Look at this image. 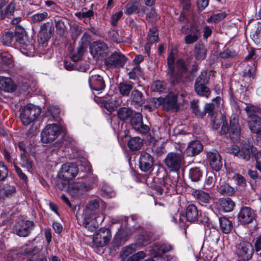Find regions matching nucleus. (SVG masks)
<instances>
[{
  "mask_svg": "<svg viewBox=\"0 0 261 261\" xmlns=\"http://www.w3.org/2000/svg\"><path fill=\"white\" fill-rule=\"evenodd\" d=\"M97 208L98 202L96 200L91 202L87 205L83 215L84 227L91 232H95L92 238L91 247L96 252L98 250V223L96 220Z\"/></svg>",
  "mask_w": 261,
  "mask_h": 261,
  "instance_id": "f257e3e1",
  "label": "nucleus"
},
{
  "mask_svg": "<svg viewBox=\"0 0 261 261\" xmlns=\"http://www.w3.org/2000/svg\"><path fill=\"white\" fill-rule=\"evenodd\" d=\"M212 127L214 129H218L223 122L221 127V133L225 134L229 133L230 138L233 142H237L240 138V128L239 125L238 116L233 114L230 118V126L228 128L225 124L223 118L221 114H216L211 118Z\"/></svg>",
  "mask_w": 261,
  "mask_h": 261,
  "instance_id": "f03ea898",
  "label": "nucleus"
},
{
  "mask_svg": "<svg viewBox=\"0 0 261 261\" xmlns=\"http://www.w3.org/2000/svg\"><path fill=\"white\" fill-rule=\"evenodd\" d=\"M175 57L170 53L167 59L169 73L170 74L171 82L173 85L184 82L187 77V68L183 60L178 59L174 66Z\"/></svg>",
  "mask_w": 261,
  "mask_h": 261,
  "instance_id": "7ed1b4c3",
  "label": "nucleus"
},
{
  "mask_svg": "<svg viewBox=\"0 0 261 261\" xmlns=\"http://www.w3.org/2000/svg\"><path fill=\"white\" fill-rule=\"evenodd\" d=\"M41 112V109L32 104H28L22 110L20 118L22 124L28 125L33 122Z\"/></svg>",
  "mask_w": 261,
  "mask_h": 261,
  "instance_id": "20e7f679",
  "label": "nucleus"
},
{
  "mask_svg": "<svg viewBox=\"0 0 261 261\" xmlns=\"http://www.w3.org/2000/svg\"><path fill=\"white\" fill-rule=\"evenodd\" d=\"M184 155L175 152H169L164 159V163L171 171H178L184 163Z\"/></svg>",
  "mask_w": 261,
  "mask_h": 261,
  "instance_id": "39448f33",
  "label": "nucleus"
},
{
  "mask_svg": "<svg viewBox=\"0 0 261 261\" xmlns=\"http://www.w3.org/2000/svg\"><path fill=\"white\" fill-rule=\"evenodd\" d=\"M236 248V254L241 259L248 260L251 258L254 250L251 243L243 240H239Z\"/></svg>",
  "mask_w": 261,
  "mask_h": 261,
  "instance_id": "423d86ee",
  "label": "nucleus"
},
{
  "mask_svg": "<svg viewBox=\"0 0 261 261\" xmlns=\"http://www.w3.org/2000/svg\"><path fill=\"white\" fill-rule=\"evenodd\" d=\"M79 172L77 166L72 163H66L62 165L58 174L59 178L65 181L74 179Z\"/></svg>",
  "mask_w": 261,
  "mask_h": 261,
  "instance_id": "0eeeda50",
  "label": "nucleus"
},
{
  "mask_svg": "<svg viewBox=\"0 0 261 261\" xmlns=\"http://www.w3.org/2000/svg\"><path fill=\"white\" fill-rule=\"evenodd\" d=\"M60 134V128L56 124L47 125L41 134V140L43 143H49L56 139Z\"/></svg>",
  "mask_w": 261,
  "mask_h": 261,
  "instance_id": "6e6552de",
  "label": "nucleus"
},
{
  "mask_svg": "<svg viewBox=\"0 0 261 261\" xmlns=\"http://www.w3.org/2000/svg\"><path fill=\"white\" fill-rule=\"evenodd\" d=\"M16 45L20 51L28 56H33L35 53V48L32 41H30L26 35L15 37Z\"/></svg>",
  "mask_w": 261,
  "mask_h": 261,
  "instance_id": "1a4fd4ad",
  "label": "nucleus"
},
{
  "mask_svg": "<svg viewBox=\"0 0 261 261\" xmlns=\"http://www.w3.org/2000/svg\"><path fill=\"white\" fill-rule=\"evenodd\" d=\"M255 212L249 206H242L240 210L237 218L239 222L243 225H248L256 220Z\"/></svg>",
  "mask_w": 261,
  "mask_h": 261,
  "instance_id": "9d476101",
  "label": "nucleus"
},
{
  "mask_svg": "<svg viewBox=\"0 0 261 261\" xmlns=\"http://www.w3.org/2000/svg\"><path fill=\"white\" fill-rule=\"evenodd\" d=\"M226 152L232 154L245 161H248L250 158V146L247 144H243L241 148L236 145H232L225 148Z\"/></svg>",
  "mask_w": 261,
  "mask_h": 261,
  "instance_id": "9b49d317",
  "label": "nucleus"
},
{
  "mask_svg": "<svg viewBox=\"0 0 261 261\" xmlns=\"http://www.w3.org/2000/svg\"><path fill=\"white\" fill-rule=\"evenodd\" d=\"M126 61V58L120 53L115 52L107 59H105V64L111 67H122Z\"/></svg>",
  "mask_w": 261,
  "mask_h": 261,
  "instance_id": "f8f14e48",
  "label": "nucleus"
},
{
  "mask_svg": "<svg viewBox=\"0 0 261 261\" xmlns=\"http://www.w3.org/2000/svg\"><path fill=\"white\" fill-rule=\"evenodd\" d=\"M33 222L31 221L21 220L17 222L14 226V231L20 237H27L32 229Z\"/></svg>",
  "mask_w": 261,
  "mask_h": 261,
  "instance_id": "ddd939ff",
  "label": "nucleus"
},
{
  "mask_svg": "<svg viewBox=\"0 0 261 261\" xmlns=\"http://www.w3.org/2000/svg\"><path fill=\"white\" fill-rule=\"evenodd\" d=\"M153 163V158L150 154L145 152L141 153L139 158V167L142 171L145 172L152 171Z\"/></svg>",
  "mask_w": 261,
  "mask_h": 261,
  "instance_id": "4468645a",
  "label": "nucleus"
},
{
  "mask_svg": "<svg viewBox=\"0 0 261 261\" xmlns=\"http://www.w3.org/2000/svg\"><path fill=\"white\" fill-rule=\"evenodd\" d=\"M182 32L187 34L185 37V41L186 44H189L195 42L199 37V31L194 25H191L190 28L183 27Z\"/></svg>",
  "mask_w": 261,
  "mask_h": 261,
  "instance_id": "2eb2a0df",
  "label": "nucleus"
},
{
  "mask_svg": "<svg viewBox=\"0 0 261 261\" xmlns=\"http://www.w3.org/2000/svg\"><path fill=\"white\" fill-rule=\"evenodd\" d=\"M89 39V35L86 34H84L82 37L80 46L77 47L76 51L71 57L72 61L76 62L82 59L84 53L87 47Z\"/></svg>",
  "mask_w": 261,
  "mask_h": 261,
  "instance_id": "dca6fc26",
  "label": "nucleus"
},
{
  "mask_svg": "<svg viewBox=\"0 0 261 261\" xmlns=\"http://www.w3.org/2000/svg\"><path fill=\"white\" fill-rule=\"evenodd\" d=\"M131 125L137 132L142 134H145L149 130L147 125L143 124L142 116L140 113L135 114L131 119Z\"/></svg>",
  "mask_w": 261,
  "mask_h": 261,
  "instance_id": "f3484780",
  "label": "nucleus"
},
{
  "mask_svg": "<svg viewBox=\"0 0 261 261\" xmlns=\"http://www.w3.org/2000/svg\"><path fill=\"white\" fill-rule=\"evenodd\" d=\"M203 150V145L200 141L193 140L190 142L185 149L187 156L193 157L199 154Z\"/></svg>",
  "mask_w": 261,
  "mask_h": 261,
  "instance_id": "a211bd4d",
  "label": "nucleus"
},
{
  "mask_svg": "<svg viewBox=\"0 0 261 261\" xmlns=\"http://www.w3.org/2000/svg\"><path fill=\"white\" fill-rule=\"evenodd\" d=\"M159 100L160 102L162 103L163 108L166 111L175 109L177 108V97L172 93H170L165 98H160Z\"/></svg>",
  "mask_w": 261,
  "mask_h": 261,
  "instance_id": "6ab92c4d",
  "label": "nucleus"
},
{
  "mask_svg": "<svg viewBox=\"0 0 261 261\" xmlns=\"http://www.w3.org/2000/svg\"><path fill=\"white\" fill-rule=\"evenodd\" d=\"M211 167L216 171H218L222 166L220 155L216 150H213L207 153Z\"/></svg>",
  "mask_w": 261,
  "mask_h": 261,
  "instance_id": "aec40b11",
  "label": "nucleus"
},
{
  "mask_svg": "<svg viewBox=\"0 0 261 261\" xmlns=\"http://www.w3.org/2000/svg\"><path fill=\"white\" fill-rule=\"evenodd\" d=\"M6 4V0H1L0 2V18L3 19L5 17L11 18L14 15L15 10V4L13 2H11L5 9L3 8Z\"/></svg>",
  "mask_w": 261,
  "mask_h": 261,
  "instance_id": "412c9836",
  "label": "nucleus"
},
{
  "mask_svg": "<svg viewBox=\"0 0 261 261\" xmlns=\"http://www.w3.org/2000/svg\"><path fill=\"white\" fill-rule=\"evenodd\" d=\"M17 89V86L10 77L0 76V89L6 92L12 93Z\"/></svg>",
  "mask_w": 261,
  "mask_h": 261,
  "instance_id": "4be33fe9",
  "label": "nucleus"
},
{
  "mask_svg": "<svg viewBox=\"0 0 261 261\" xmlns=\"http://www.w3.org/2000/svg\"><path fill=\"white\" fill-rule=\"evenodd\" d=\"M249 126L252 133L261 135V118L256 115L252 116L249 121Z\"/></svg>",
  "mask_w": 261,
  "mask_h": 261,
  "instance_id": "5701e85b",
  "label": "nucleus"
},
{
  "mask_svg": "<svg viewBox=\"0 0 261 261\" xmlns=\"http://www.w3.org/2000/svg\"><path fill=\"white\" fill-rule=\"evenodd\" d=\"M221 101V98L217 96L214 98L212 103H207L205 106L204 111L207 113L211 117L215 115V111L219 108Z\"/></svg>",
  "mask_w": 261,
  "mask_h": 261,
  "instance_id": "b1692460",
  "label": "nucleus"
},
{
  "mask_svg": "<svg viewBox=\"0 0 261 261\" xmlns=\"http://www.w3.org/2000/svg\"><path fill=\"white\" fill-rule=\"evenodd\" d=\"M54 31L52 23L47 22L42 24L40 27L39 33L45 40H48L51 36Z\"/></svg>",
  "mask_w": 261,
  "mask_h": 261,
  "instance_id": "393cba45",
  "label": "nucleus"
},
{
  "mask_svg": "<svg viewBox=\"0 0 261 261\" xmlns=\"http://www.w3.org/2000/svg\"><path fill=\"white\" fill-rule=\"evenodd\" d=\"M100 103L101 108L105 109L106 110L105 112L108 114H110L113 112L118 105L117 101L112 98L108 99H103L102 101L100 100Z\"/></svg>",
  "mask_w": 261,
  "mask_h": 261,
  "instance_id": "a878e982",
  "label": "nucleus"
},
{
  "mask_svg": "<svg viewBox=\"0 0 261 261\" xmlns=\"http://www.w3.org/2000/svg\"><path fill=\"white\" fill-rule=\"evenodd\" d=\"M111 238L110 230L108 228L99 229V247L106 245L110 242Z\"/></svg>",
  "mask_w": 261,
  "mask_h": 261,
  "instance_id": "bb28decb",
  "label": "nucleus"
},
{
  "mask_svg": "<svg viewBox=\"0 0 261 261\" xmlns=\"http://www.w3.org/2000/svg\"><path fill=\"white\" fill-rule=\"evenodd\" d=\"M198 217V211L197 207L194 204H189L186 208V218L188 221L195 222Z\"/></svg>",
  "mask_w": 261,
  "mask_h": 261,
  "instance_id": "cd10ccee",
  "label": "nucleus"
},
{
  "mask_svg": "<svg viewBox=\"0 0 261 261\" xmlns=\"http://www.w3.org/2000/svg\"><path fill=\"white\" fill-rule=\"evenodd\" d=\"M192 194L195 198L201 204L208 203L211 199V197L209 194L201 190H196L194 191Z\"/></svg>",
  "mask_w": 261,
  "mask_h": 261,
  "instance_id": "c85d7f7f",
  "label": "nucleus"
},
{
  "mask_svg": "<svg viewBox=\"0 0 261 261\" xmlns=\"http://www.w3.org/2000/svg\"><path fill=\"white\" fill-rule=\"evenodd\" d=\"M207 51L203 44H197L194 48V55L198 61L204 60L206 56Z\"/></svg>",
  "mask_w": 261,
  "mask_h": 261,
  "instance_id": "c756f323",
  "label": "nucleus"
},
{
  "mask_svg": "<svg viewBox=\"0 0 261 261\" xmlns=\"http://www.w3.org/2000/svg\"><path fill=\"white\" fill-rule=\"evenodd\" d=\"M234 205V202L229 198H222L220 200V208L225 212L232 211Z\"/></svg>",
  "mask_w": 261,
  "mask_h": 261,
  "instance_id": "7c9ffc66",
  "label": "nucleus"
},
{
  "mask_svg": "<svg viewBox=\"0 0 261 261\" xmlns=\"http://www.w3.org/2000/svg\"><path fill=\"white\" fill-rule=\"evenodd\" d=\"M219 220L220 226L222 232L225 233L230 232L232 229L231 222L225 217H220Z\"/></svg>",
  "mask_w": 261,
  "mask_h": 261,
  "instance_id": "2f4dec72",
  "label": "nucleus"
},
{
  "mask_svg": "<svg viewBox=\"0 0 261 261\" xmlns=\"http://www.w3.org/2000/svg\"><path fill=\"white\" fill-rule=\"evenodd\" d=\"M151 241V237L147 232H144L138 236L135 244H136L137 248H139L146 246Z\"/></svg>",
  "mask_w": 261,
  "mask_h": 261,
  "instance_id": "473e14b6",
  "label": "nucleus"
},
{
  "mask_svg": "<svg viewBox=\"0 0 261 261\" xmlns=\"http://www.w3.org/2000/svg\"><path fill=\"white\" fill-rule=\"evenodd\" d=\"M130 98L133 102L138 104L139 106H142L145 103V99L143 94L138 90H134L132 91Z\"/></svg>",
  "mask_w": 261,
  "mask_h": 261,
  "instance_id": "72a5a7b5",
  "label": "nucleus"
},
{
  "mask_svg": "<svg viewBox=\"0 0 261 261\" xmlns=\"http://www.w3.org/2000/svg\"><path fill=\"white\" fill-rule=\"evenodd\" d=\"M133 88V84L126 82H121L118 86L120 93L123 96H128Z\"/></svg>",
  "mask_w": 261,
  "mask_h": 261,
  "instance_id": "f704fd0d",
  "label": "nucleus"
},
{
  "mask_svg": "<svg viewBox=\"0 0 261 261\" xmlns=\"http://www.w3.org/2000/svg\"><path fill=\"white\" fill-rule=\"evenodd\" d=\"M100 195L105 198H111L115 197V191L108 185H105L101 187Z\"/></svg>",
  "mask_w": 261,
  "mask_h": 261,
  "instance_id": "c9c22d12",
  "label": "nucleus"
},
{
  "mask_svg": "<svg viewBox=\"0 0 261 261\" xmlns=\"http://www.w3.org/2000/svg\"><path fill=\"white\" fill-rule=\"evenodd\" d=\"M136 244H132L122 248L120 257L122 260H124L129 255L133 253L137 250Z\"/></svg>",
  "mask_w": 261,
  "mask_h": 261,
  "instance_id": "e433bc0d",
  "label": "nucleus"
},
{
  "mask_svg": "<svg viewBox=\"0 0 261 261\" xmlns=\"http://www.w3.org/2000/svg\"><path fill=\"white\" fill-rule=\"evenodd\" d=\"M110 52L108 45L103 42L99 41V60H100L105 63V59H107Z\"/></svg>",
  "mask_w": 261,
  "mask_h": 261,
  "instance_id": "4c0bfd02",
  "label": "nucleus"
},
{
  "mask_svg": "<svg viewBox=\"0 0 261 261\" xmlns=\"http://www.w3.org/2000/svg\"><path fill=\"white\" fill-rule=\"evenodd\" d=\"M142 145L143 140L138 137L132 138L128 142V147L132 151L140 149Z\"/></svg>",
  "mask_w": 261,
  "mask_h": 261,
  "instance_id": "58836bf2",
  "label": "nucleus"
},
{
  "mask_svg": "<svg viewBox=\"0 0 261 261\" xmlns=\"http://www.w3.org/2000/svg\"><path fill=\"white\" fill-rule=\"evenodd\" d=\"M117 115L121 121H125L132 116L133 111L127 108H121L118 111Z\"/></svg>",
  "mask_w": 261,
  "mask_h": 261,
  "instance_id": "ea45409f",
  "label": "nucleus"
},
{
  "mask_svg": "<svg viewBox=\"0 0 261 261\" xmlns=\"http://www.w3.org/2000/svg\"><path fill=\"white\" fill-rule=\"evenodd\" d=\"M255 68L254 66H249L244 71L243 81L247 84H250L254 79Z\"/></svg>",
  "mask_w": 261,
  "mask_h": 261,
  "instance_id": "a19ab883",
  "label": "nucleus"
},
{
  "mask_svg": "<svg viewBox=\"0 0 261 261\" xmlns=\"http://www.w3.org/2000/svg\"><path fill=\"white\" fill-rule=\"evenodd\" d=\"M205 84L195 85V90L200 96L208 97L211 93L209 88L205 86Z\"/></svg>",
  "mask_w": 261,
  "mask_h": 261,
  "instance_id": "79ce46f5",
  "label": "nucleus"
},
{
  "mask_svg": "<svg viewBox=\"0 0 261 261\" xmlns=\"http://www.w3.org/2000/svg\"><path fill=\"white\" fill-rule=\"evenodd\" d=\"M202 176V173L198 167L191 168L189 171V177L193 181H197Z\"/></svg>",
  "mask_w": 261,
  "mask_h": 261,
  "instance_id": "37998d69",
  "label": "nucleus"
},
{
  "mask_svg": "<svg viewBox=\"0 0 261 261\" xmlns=\"http://www.w3.org/2000/svg\"><path fill=\"white\" fill-rule=\"evenodd\" d=\"M48 17V13L44 11L42 13H37L30 17V21L32 23H39L40 22Z\"/></svg>",
  "mask_w": 261,
  "mask_h": 261,
  "instance_id": "c03bdc74",
  "label": "nucleus"
},
{
  "mask_svg": "<svg viewBox=\"0 0 261 261\" xmlns=\"http://www.w3.org/2000/svg\"><path fill=\"white\" fill-rule=\"evenodd\" d=\"M12 64L11 56L6 53L0 55V65L3 68L5 67L10 66Z\"/></svg>",
  "mask_w": 261,
  "mask_h": 261,
  "instance_id": "a18cd8bd",
  "label": "nucleus"
},
{
  "mask_svg": "<svg viewBox=\"0 0 261 261\" xmlns=\"http://www.w3.org/2000/svg\"><path fill=\"white\" fill-rule=\"evenodd\" d=\"M139 12V8L136 3L130 2L126 5L124 13L126 15H131L132 14L137 13Z\"/></svg>",
  "mask_w": 261,
  "mask_h": 261,
  "instance_id": "49530a36",
  "label": "nucleus"
},
{
  "mask_svg": "<svg viewBox=\"0 0 261 261\" xmlns=\"http://www.w3.org/2000/svg\"><path fill=\"white\" fill-rule=\"evenodd\" d=\"M166 85L164 81H156L151 85V88L153 91L163 92L166 90Z\"/></svg>",
  "mask_w": 261,
  "mask_h": 261,
  "instance_id": "de8ad7c7",
  "label": "nucleus"
},
{
  "mask_svg": "<svg viewBox=\"0 0 261 261\" xmlns=\"http://www.w3.org/2000/svg\"><path fill=\"white\" fill-rule=\"evenodd\" d=\"M14 37V34L12 32H5L1 38V41L5 45H10Z\"/></svg>",
  "mask_w": 261,
  "mask_h": 261,
  "instance_id": "09e8293b",
  "label": "nucleus"
},
{
  "mask_svg": "<svg viewBox=\"0 0 261 261\" xmlns=\"http://www.w3.org/2000/svg\"><path fill=\"white\" fill-rule=\"evenodd\" d=\"M159 38L158 33L155 28H152L149 30L148 34V42L153 43L158 41Z\"/></svg>",
  "mask_w": 261,
  "mask_h": 261,
  "instance_id": "8fccbe9b",
  "label": "nucleus"
},
{
  "mask_svg": "<svg viewBox=\"0 0 261 261\" xmlns=\"http://www.w3.org/2000/svg\"><path fill=\"white\" fill-rule=\"evenodd\" d=\"M148 251L151 256L156 257L161 256V252L160 249V245L158 244H153L148 249Z\"/></svg>",
  "mask_w": 261,
  "mask_h": 261,
  "instance_id": "3c124183",
  "label": "nucleus"
},
{
  "mask_svg": "<svg viewBox=\"0 0 261 261\" xmlns=\"http://www.w3.org/2000/svg\"><path fill=\"white\" fill-rule=\"evenodd\" d=\"M209 77L207 76V73L206 71H202L199 76L197 77L195 81V85L197 84H206L208 83Z\"/></svg>",
  "mask_w": 261,
  "mask_h": 261,
  "instance_id": "603ef678",
  "label": "nucleus"
},
{
  "mask_svg": "<svg viewBox=\"0 0 261 261\" xmlns=\"http://www.w3.org/2000/svg\"><path fill=\"white\" fill-rule=\"evenodd\" d=\"M146 256L145 252L141 251L129 257L126 261H139Z\"/></svg>",
  "mask_w": 261,
  "mask_h": 261,
  "instance_id": "864d4df0",
  "label": "nucleus"
},
{
  "mask_svg": "<svg viewBox=\"0 0 261 261\" xmlns=\"http://www.w3.org/2000/svg\"><path fill=\"white\" fill-rule=\"evenodd\" d=\"M8 169L3 162H0V181H4L8 175Z\"/></svg>",
  "mask_w": 261,
  "mask_h": 261,
  "instance_id": "5fc2aeb1",
  "label": "nucleus"
},
{
  "mask_svg": "<svg viewBox=\"0 0 261 261\" xmlns=\"http://www.w3.org/2000/svg\"><path fill=\"white\" fill-rule=\"evenodd\" d=\"M226 16V14L224 12L214 14L207 19V21L208 23L216 22L223 19Z\"/></svg>",
  "mask_w": 261,
  "mask_h": 261,
  "instance_id": "6e6d98bb",
  "label": "nucleus"
},
{
  "mask_svg": "<svg viewBox=\"0 0 261 261\" xmlns=\"http://www.w3.org/2000/svg\"><path fill=\"white\" fill-rule=\"evenodd\" d=\"M90 53L97 61L98 60V42L94 41L89 46Z\"/></svg>",
  "mask_w": 261,
  "mask_h": 261,
  "instance_id": "4d7b16f0",
  "label": "nucleus"
},
{
  "mask_svg": "<svg viewBox=\"0 0 261 261\" xmlns=\"http://www.w3.org/2000/svg\"><path fill=\"white\" fill-rule=\"evenodd\" d=\"M14 169L19 179L27 185L28 183V179L25 173H24L21 169L16 165H14Z\"/></svg>",
  "mask_w": 261,
  "mask_h": 261,
  "instance_id": "13d9d810",
  "label": "nucleus"
},
{
  "mask_svg": "<svg viewBox=\"0 0 261 261\" xmlns=\"http://www.w3.org/2000/svg\"><path fill=\"white\" fill-rule=\"evenodd\" d=\"M219 191L222 194L226 195H231L234 193V189L227 184L223 187H221Z\"/></svg>",
  "mask_w": 261,
  "mask_h": 261,
  "instance_id": "bf43d9fd",
  "label": "nucleus"
},
{
  "mask_svg": "<svg viewBox=\"0 0 261 261\" xmlns=\"http://www.w3.org/2000/svg\"><path fill=\"white\" fill-rule=\"evenodd\" d=\"M141 73L142 71L140 66H135L129 72L128 75L129 79H135L138 76L141 75Z\"/></svg>",
  "mask_w": 261,
  "mask_h": 261,
  "instance_id": "052dcab7",
  "label": "nucleus"
},
{
  "mask_svg": "<svg viewBox=\"0 0 261 261\" xmlns=\"http://www.w3.org/2000/svg\"><path fill=\"white\" fill-rule=\"evenodd\" d=\"M89 84L92 90H97L98 89L96 86L98 84V75H94L90 77L89 79Z\"/></svg>",
  "mask_w": 261,
  "mask_h": 261,
  "instance_id": "680f3d73",
  "label": "nucleus"
},
{
  "mask_svg": "<svg viewBox=\"0 0 261 261\" xmlns=\"http://www.w3.org/2000/svg\"><path fill=\"white\" fill-rule=\"evenodd\" d=\"M132 233V232H130L129 234H127L126 236H124L121 230H119L118 232L116 234L115 238H114V241L116 242L117 245H120L121 242L125 240V238L130 236Z\"/></svg>",
  "mask_w": 261,
  "mask_h": 261,
  "instance_id": "e2e57ef3",
  "label": "nucleus"
},
{
  "mask_svg": "<svg viewBox=\"0 0 261 261\" xmlns=\"http://www.w3.org/2000/svg\"><path fill=\"white\" fill-rule=\"evenodd\" d=\"M16 192V188L14 186L8 185L4 189V194L6 197H10Z\"/></svg>",
  "mask_w": 261,
  "mask_h": 261,
  "instance_id": "0e129e2a",
  "label": "nucleus"
},
{
  "mask_svg": "<svg viewBox=\"0 0 261 261\" xmlns=\"http://www.w3.org/2000/svg\"><path fill=\"white\" fill-rule=\"evenodd\" d=\"M123 13L122 11H119L112 14L111 18V22L112 25H117L118 20L122 17Z\"/></svg>",
  "mask_w": 261,
  "mask_h": 261,
  "instance_id": "69168bd1",
  "label": "nucleus"
},
{
  "mask_svg": "<svg viewBox=\"0 0 261 261\" xmlns=\"http://www.w3.org/2000/svg\"><path fill=\"white\" fill-rule=\"evenodd\" d=\"M75 15L81 19H86L90 18L93 15V12L91 11H88L86 12H79L75 13Z\"/></svg>",
  "mask_w": 261,
  "mask_h": 261,
  "instance_id": "338daca9",
  "label": "nucleus"
},
{
  "mask_svg": "<svg viewBox=\"0 0 261 261\" xmlns=\"http://www.w3.org/2000/svg\"><path fill=\"white\" fill-rule=\"evenodd\" d=\"M236 55V53L234 50L229 49H225L220 54L221 57L224 59L232 58Z\"/></svg>",
  "mask_w": 261,
  "mask_h": 261,
  "instance_id": "774afa93",
  "label": "nucleus"
}]
</instances>
